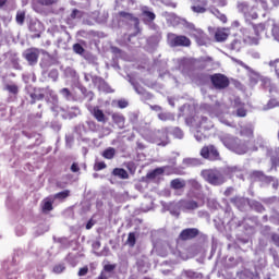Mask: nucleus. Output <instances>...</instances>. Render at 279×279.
I'll use <instances>...</instances> for the list:
<instances>
[{"label": "nucleus", "mask_w": 279, "mask_h": 279, "mask_svg": "<svg viewBox=\"0 0 279 279\" xmlns=\"http://www.w3.org/2000/svg\"><path fill=\"white\" fill-rule=\"evenodd\" d=\"M239 137L227 135L222 137V143L227 149L234 151L239 156L247 154V151H258L259 148L265 147V140L257 137L254 140V126L245 125L240 128Z\"/></svg>", "instance_id": "1"}, {"label": "nucleus", "mask_w": 279, "mask_h": 279, "mask_svg": "<svg viewBox=\"0 0 279 279\" xmlns=\"http://www.w3.org/2000/svg\"><path fill=\"white\" fill-rule=\"evenodd\" d=\"M259 82L260 88L269 93L270 99L266 105L267 110L279 108V86L272 84L268 77L260 78Z\"/></svg>", "instance_id": "2"}, {"label": "nucleus", "mask_w": 279, "mask_h": 279, "mask_svg": "<svg viewBox=\"0 0 279 279\" xmlns=\"http://www.w3.org/2000/svg\"><path fill=\"white\" fill-rule=\"evenodd\" d=\"M202 178L205 182H208V184H211L213 186H221L223 182H226V179H223V174L219 172L218 170H203L201 172Z\"/></svg>", "instance_id": "3"}, {"label": "nucleus", "mask_w": 279, "mask_h": 279, "mask_svg": "<svg viewBox=\"0 0 279 279\" xmlns=\"http://www.w3.org/2000/svg\"><path fill=\"white\" fill-rule=\"evenodd\" d=\"M245 45H258V38H252L239 35L233 38V40L230 44V49L232 51H241L245 47Z\"/></svg>", "instance_id": "4"}, {"label": "nucleus", "mask_w": 279, "mask_h": 279, "mask_svg": "<svg viewBox=\"0 0 279 279\" xmlns=\"http://www.w3.org/2000/svg\"><path fill=\"white\" fill-rule=\"evenodd\" d=\"M209 80L216 90H226L230 86V78L226 74L215 73L209 75Z\"/></svg>", "instance_id": "5"}, {"label": "nucleus", "mask_w": 279, "mask_h": 279, "mask_svg": "<svg viewBox=\"0 0 279 279\" xmlns=\"http://www.w3.org/2000/svg\"><path fill=\"white\" fill-rule=\"evenodd\" d=\"M167 38L170 47H191V39L184 35L169 33Z\"/></svg>", "instance_id": "6"}, {"label": "nucleus", "mask_w": 279, "mask_h": 279, "mask_svg": "<svg viewBox=\"0 0 279 279\" xmlns=\"http://www.w3.org/2000/svg\"><path fill=\"white\" fill-rule=\"evenodd\" d=\"M23 58H25L31 66H34L38 64V58H40V49L28 48L23 52Z\"/></svg>", "instance_id": "7"}, {"label": "nucleus", "mask_w": 279, "mask_h": 279, "mask_svg": "<svg viewBox=\"0 0 279 279\" xmlns=\"http://www.w3.org/2000/svg\"><path fill=\"white\" fill-rule=\"evenodd\" d=\"M118 14L121 19H124L129 23H133L135 28V34L133 36H138V34H141V20H138V17L125 11H120Z\"/></svg>", "instance_id": "8"}, {"label": "nucleus", "mask_w": 279, "mask_h": 279, "mask_svg": "<svg viewBox=\"0 0 279 279\" xmlns=\"http://www.w3.org/2000/svg\"><path fill=\"white\" fill-rule=\"evenodd\" d=\"M201 156L207 160H219V150L215 145L204 146L201 149Z\"/></svg>", "instance_id": "9"}, {"label": "nucleus", "mask_w": 279, "mask_h": 279, "mask_svg": "<svg viewBox=\"0 0 279 279\" xmlns=\"http://www.w3.org/2000/svg\"><path fill=\"white\" fill-rule=\"evenodd\" d=\"M239 8L243 12L246 21H256V19H258V13L254 11L256 10V7L250 8V4L242 2L239 4Z\"/></svg>", "instance_id": "10"}, {"label": "nucleus", "mask_w": 279, "mask_h": 279, "mask_svg": "<svg viewBox=\"0 0 279 279\" xmlns=\"http://www.w3.org/2000/svg\"><path fill=\"white\" fill-rule=\"evenodd\" d=\"M153 143L159 147L169 145V133L167 131H157L153 135Z\"/></svg>", "instance_id": "11"}, {"label": "nucleus", "mask_w": 279, "mask_h": 279, "mask_svg": "<svg viewBox=\"0 0 279 279\" xmlns=\"http://www.w3.org/2000/svg\"><path fill=\"white\" fill-rule=\"evenodd\" d=\"M196 236H199V229L197 228L184 229L179 234L181 241H192V239H196Z\"/></svg>", "instance_id": "12"}, {"label": "nucleus", "mask_w": 279, "mask_h": 279, "mask_svg": "<svg viewBox=\"0 0 279 279\" xmlns=\"http://www.w3.org/2000/svg\"><path fill=\"white\" fill-rule=\"evenodd\" d=\"M190 36L196 40L197 45H206V33L201 28H191Z\"/></svg>", "instance_id": "13"}, {"label": "nucleus", "mask_w": 279, "mask_h": 279, "mask_svg": "<svg viewBox=\"0 0 279 279\" xmlns=\"http://www.w3.org/2000/svg\"><path fill=\"white\" fill-rule=\"evenodd\" d=\"M141 12L142 21L143 23H145V25H147V23H154V21H156V13L149 11V7H142Z\"/></svg>", "instance_id": "14"}, {"label": "nucleus", "mask_w": 279, "mask_h": 279, "mask_svg": "<svg viewBox=\"0 0 279 279\" xmlns=\"http://www.w3.org/2000/svg\"><path fill=\"white\" fill-rule=\"evenodd\" d=\"M230 202L233 204V206H236L239 210H245V206L250 204V198L243 196H233L230 198Z\"/></svg>", "instance_id": "15"}, {"label": "nucleus", "mask_w": 279, "mask_h": 279, "mask_svg": "<svg viewBox=\"0 0 279 279\" xmlns=\"http://www.w3.org/2000/svg\"><path fill=\"white\" fill-rule=\"evenodd\" d=\"M179 206L180 208H183V210H195L199 208V205L195 201H186V199H181L179 201Z\"/></svg>", "instance_id": "16"}, {"label": "nucleus", "mask_w": 279, "mask_h": 279, "mask_svg": "<svg viewBox=\"0 0 279 279\" xmlns=\"http://www.w3.org/2000/svg\"><path fill=\"white\" fill-rule=\"evenodd\" d=\"M255 37H251V38H258V41L260 40V34H263V32H265V23H258V24H254L251 23Z\"/></svg>", "instance_id": "17"}, {"label": "nucleus", "mask_w": 279, "mask_h": 279, "mask_svg": "<svg viewBox=\"0 0 279 279\" xmlns=\"http://www.w3.org/2000/svg\"><path fill=\"white\" fill-rule=\"evenodd\" d=\"M112 175H114L116 178H120V180H128L130 178L128 170L123 168H114L112 170Z\"/></svg>", "instance_id": "18"}, {"label": "nucleus", "mask_w": 279, "mask_h": 279, "mask_svg": "<svg viewBox=\"0 0 279 279\" xmlns=\"http://www.w3.org/2000/svg\"><path fill=\"white\" fill-rule=\"evenodd\" d=\"M114 269H117V264H106L100 271V275L109 276L112 278L114 274Z\"/></svg>", "instance_id": "19"}, {"label": "nucleus", "mask_w": 279, "mask_h": 279, "mask_svg": "<svg viewBox=\"0 0 279 279\" xmlns=\"http://www.w3.org/2000/svg\"><path fill=\"white\" fill-rule=\"evenodd\" d=\"M264 184H272V189H275L277 191V189L279 187V181L278 179H276L275 177L271 175H265L264 180L262 181Z\"/></svg>", "instance_id": "20"}, {"label": "nucleus", "mask_w": 279, "mask_h": 279, "mask_svg": "<svg viewBox=\"0 0 279 279\" xmlns=\"http://www.w3.org/2000/svg\"><path fill=\"white\" fill-rule=\"evenodd\" d=\"M94 118L96 119V121H98V123H106V114L104 113V111L99 108H94Z\"/></svg>", "instance_id": "21"}, {"label": "nucleus", "mask_w": 279, "mask_h": 279, "mask_svg": "<svg viewBox=\"0 0 279 279\" xmlns=\"http://www.w3.org/2000/svg\"><path fill=\"white\" fill-rule=\"evenodd\" d=\"M162 173H165V168H156L155 170L148 172L146 177L148 180H156V178H158V175H162Z\"/></svg>", "instance_id": "22"}, {"label": "nucleus", "mask_w": 279, "mask_h": 279, "mask_svg": "<svg viewBox=\"0 0 279 279\" xmlns=\"http://www.w3.org/2000/svg\"><path fill=\"white\" fill-rule=\"evenodd\" d=\"M116 155L117 150L112 147L105 149L101 154L102 158H106V160H112V158H114Z\"/></svg>", "instance_id": "23"}, {"label": "nucleus", "mask_w": 279, "mask_h": 279, "mask_svg": "<svg viewBox=\"0 0 279 279\" xmlns=\"http://www.w3.org/2000/svg\"><path fill=\"white\" fill-rule=\"evenodd\" d=\"M170 184L175 191H180V189H184V186H186V183L180 179H173Z\"/></svg>", "instance_id": "24"}, {"label": "nucleus", "mask_w": 279, "mask_h": 279, "mask_svg": "<svg viewBox=\"0 0 279 279\" xmlns=\"http://www.w3.org/2000/svg\"><path fill=\"white\" fill-rule=\"evenodd\" d=\"M215 38H216L217 43H223V41L228 40V33H226L225 31H217L215 33Z\"/></svg>", "instance_id": "25"}, {"label": "nucleus", "mask_w": 279, "mask_h": 279, "mask_svg": "<svg viewBox=\"0 0 279 279\" xmlns=\"http://www.w3.org/2000/svg\"><path fill=\"white\" fill-rule=\"evenodd\" d=\"M4 90H8L11 95H19V85L16 84H7Z\"/></svg>", "instance_id": "26"}, {"label": "nucleus", "mask_w": 279, "mask_h": 279, "mask_svg": "<svg viewBox=\"0 0 279 279\" xmlns=\"http://www.w3.org/2000/svg\"><path fill=\"white\" fill-rule=\"evenodd\" d=\"M112 121H113V123H116V125H124L125 118L119 113H113Z\"/></svg>", "instance_id": "27"}, {"label": "nucleus", "mask_w": 279, "mask_h": 279, "mask_svg": "<svg viewBox=\"0 0 279 279\" xmlns=\"http://www.w3.org/2000/svg\"><path fill=\"white\" fill-rule=\"evenodd\" d=\"M15 21L17 25H24L25 23V11H17Z\"/></svg>", "instance_id": "28"}, {"label": "nucleus", "mask_w": 279, "mask_h": 279, "mask_svg": "<svg viewBox=\"0 0 279 279\" xmlns=\"http://www.w3.org/2000/svg\"><path fill=\"white\" fill-rule=\"evenodd\" d=\"M70 195H71V191L65 190L54 194V199H66V197H70Z\"/></svg>", "instance_id": "29"}, {"label": "nucleus", "mask_w": 279, "mask_h": 279, "mask_svg": "<svg viewBox=\"0 0 279 279\" xmlns=\"http://www.w3.org/2000/svg\"><path fill=\"white\" fill-rule=\"evenodd\" d=\"M265 172L260 170H255L252 172V178H254L255 180H259V182H263V180H265Z\"/></svg>", "instance_id": "30"}, {"label": "nucleus", "mask_w": 279, "mask_h": 279, "mask_svg": "<svg viewBox=\"0 0 279 279\" xmlns=\"http://www.w3.org/2000/svg\"><path fill=\"white\" fill-rule=\"evenodd\" d=\"M126 243L130 245V247H134L136 245V234L134 232H130Z\"/></svg>", "instance_id": "31"}, {"label": "nucleus", "mask_w": 279, "mask_h": 279, "mask_svg": "<svg viewBox=\"0 0 279 279\" xmlns=\"http://www.w3.org/2000/svg\"><path fill=\"white\" fill-rule=\"evenodd\" d=\"M82 16H84V13L77 9L72 10L70 14V19L72 21H75V19H82Z\"/></svg>", "instance_id": "32"}, {"label": "nucleus", "mask_w": 279, "mask_h": 279, "mask_svg": "<svg viewBox=\"0 0 279 279\" xmlns=\"http://www.w3.org/2000/svg\"><path fill=\"white\" fill-rule=\"evenodd\" d=\"M189 184L194 191H202V183L195 179L189 181Z\"/></svg>", "instance_id": "33"}, {"label": "nucleus", "mask_w": 279, "mask_h": 279, "mask_svg": "<svg viewBox=\"0 0 279 279\" xmlns=\"http://www.w3.org/2000/svg\"><path fill=\"white\" fill-rule=\"evenodd\" d=\"M41 208L43 213H51V210H53V203L51 201H46Z\"/></svg>", "instance_id": "34"}, {"label": "nucleus", "mask_w": 279, "mask_h": 279, "mask_svg": "<svg viewBox=\"0 0 279 279\" xmlns=\"http://www.w3.org/2000/svg\"><path fill=\"white\" fill-rule=\"evenodd\" d=\"M185 276H186V278H190V279H202V274L195 272L193 270H187L185 272Z\"/></svg>", "instance_id": "35"}, {"label": "nucleus", "mask_w": 279, "mask_h": 279, "mask_svg": "<svg viewBox=\"0 0 279 279\" xmlns=\"http://www.w3.org/2000/svg\"><path fill=\"white\" fill-rule=\"evenodd\" d=\"M31 104H36V101H40L41 99H45V94H31Z\"/></svg>", "instance_id": "36"}, {"label": "nucleus", "mask_w": 279, "mask_h": 279, "mask_svg": "<svg viewBox=\"0 0 279 279\" xmlns=\"http://www.w3.org/2000/svg\"><path fill=\"white\" fill-rule=\"evenodd\" d=\"M108 166L104 161L95 162L94 165V171H104Z\"/></svg>", "instance_id": "37"}, {"label": "nucleus", "mask_w": 279, "mask_h": 279, "mask_svg": "<svg viewBox=\"0 0 279 279\" xmlns=\"http://www.w3.org/2000/svg\"><path fill=\"white\" fill-rule=\"evenodd\" d=\"M73 51H74V53H77L78 56H83L85 50H84V47L82 45L74 44L73 45Z\"/></svg>", "instance_id": "38"}, {"label": "nucleus", "mask_w": 279, "mask_h": 279, "mask_svg": "<svg viewBox=\"0 0 279 279\" xmlns=\"http://www.w3.org/2000/svg\"><path fill=\"white\" fill-rule=\"evenodd\" d=\"M172 134L175 138L184 137V132H182V130L180 128H174Z\"/></svg>", "instance_id": "39"}, {"label": "nucleus", "mask_w": 279, "mask_h": 279, "mask_svg": "<svg viewBox=\"0 0 279 279\" xmlns=\"http://www.w3.org/2000/svg\"><path fill=\"white\" fill-rule=\"evenodd\" d=\"M184 162L187 167H196V165H199V160L193 158L185 159Z\"/></svg>", "instance_id": "40"}, {"label": "nucleus", "mask_w": 279, "mask_h": 279, "mask_svg": "<svg viewBox=\"0 0 279 279\" xmlns=\"http://www.w3.org/2000/svg\"><path fill=\"white\" fill-rule=\"evenodd\" d=\"M192 11H194L196 14H204L206 12V8L201 5H193Z\"/></svg>", "instance_id": "41"}, {"label": "nucleus", "mask_w": 279, "mask_h": 279, "mask_svg": "<svg viewBox=\"0 0 279 279\" xmlns=\"http://www.w3.org/2000/svg\"><path fill=\"white\" fill-rule=\"evenodd\" d=\"M158 119L160 121H169V119H171V113H169V112H160V113H158Z\"/></svg>", "instance_id": "42"}, {"label": "nucleus", "mask_w": 279, "mask_h": 279, "mask_svg": "<svg viewBox=\"0 0 279 279\" xmlns=\"http://www.w3.org/2000/svg\"><path fill=\"white\" fill-rule=\"evenodd\" d=\"M236 117H247V110L243 107L236 109Z\"/></svg>", "instance_id": "43"}, {"label": "nucleus", "mask_w": 279, "mask_h": 279, "mask_svg": "<svg viewBox=\"0 0 279 279\" xmlns=\"http://www.w3.org/2000/svg\"><path fill=\"white\" fill-rule=\"evenodd\" d=\"M58 0H39L40 5H56Z\"/></svg>", "instance_id": "44"}, {"label": "nucleus", "mask_w": 279, "mask_h": 279, "mask_svg": "<svg viewBox=\"0 0 279 279\" xmlns=\"http://www.w3.org/2000/svg\"><path fill=\"white\" fill-rule=\"evenodd\" d=\"M61 95L65 97V99H71V90L66 87L60 90Z\"/></svg>", "instance_id": "45"}, {"label": "nucleus", "mask_w": 279, "mask_h": 279, "mask_svg": "<svg viewBox=\"0 0 279 279\" xmlns=\"http://www.w3.org/2000/svg\"><path fill=\"white\" fill-rule=\"evenodd\" d=\"M65 267L62 264H58L53 267V271L54 274H62V271H64Z\"/></svg>", "instance_id": "46"}, {"label": "nucleus", "mask_w": 279, "mask_h": 279, "mask_svg": "<svg viewBox=\"0 0 279 279\" xmlns=\"http://www.w3.org/2000/svg\"><path fill=\"white\" fill-rule=\"evenodd\" d=\"M278 64H279V58L269 61L268 66H270L271 69H275V70H276V69H278Z\"/></svg>", "instance_id": "47"}, {"label": "nucleus", "mask_w": 279, "mask_h": 279, "mask_svg": "<svg viewBox=\"0 0 279 279\" xmlns=\"http://www.w3.org/2000/svg\"><path fill=\"white\" fill-rule=\"evenodd\" d=\"M71 171H72V173H78L80 165H77V162H73L71 166Z\"/></svg>", "instance_id": "48"}, {"label": "nucleus", "mask_w": 279, "mask_h": 279, "mask_svg": "<svg viewBox=\"0 0 279 279\" xmlns=\"http://www.w3.org/2000/svg\"><path fill=\"white\" fill-rule=\"evenodd\" d=\"M86 274H88V266H85L83 268H80L78 270V276L82 277V276H86Z\"/></svg>", "instance_id": "49"}, {"label": "nucleus", "mask_w": 279, "mask_h": 279, "mask_svg": "<svg viewBox=\"0 0 279 279\" xmlns=\"http://www.w3.org/2000/svg\"><path fill=\"white\" fill-rule=\"evenodd\" d=\"M234 191L233 187H227L223 195L225 197H230L232 195V192Z\"/></svg>", "instance_id": "50"}, {"label": "nucleus", "mask_w": 279, "mask_h": 279, "mask_svg": "<svg viewBox=\"0 0 279 279\" xmlns=\"http://www.w3.org/2000/svg\"><path fill=\"white\" fill-rule=\"evenodd\" d=\"M118 106H119V108H121V109L128 108V100H119V101H118Z\"/></svg>", "instance_id": "51"}, {"label": "nucleus", "mask_w": 279, "mask_h": 279, "mask_svg": "<svg viewBox=\"0 0 279 279\" xmlns=\"http://www.w3.org/2000/svg\"><path fill=\"white\" fill-rule=\"evenodd\" d=\"M150 110H154L155 112H162V107L158 105L150 106Z\"/></svg>", "instance_id": "52"}, {"label": "nucleus", "mask_w": 279, "mask_h": 279, "mask_svg": "<svg viewBox=\"0 0 279 279\" xmlns=\"http://www.w3.org/2000/svg\"><path fill=\"white\" fill-rule=\"evenodd\" d=\"M95 226V220L89 219L88 222L86 223V230H90Z\"/></svg>", "instance_id": "53"}, {"label": "nucleus", "mask_w": 279, "mask_h": 279, "mask_svg": "<svg viewBox=\"0 0 279 279\" xmlns=\"http://www.w3.org/2000/svg\"><path fill=\"white\" fill-rule=\"evenodd\" d=\"M271 162L272 165H279V157H272Z\"/></svg>", "instance_id": "54"}, {"label": "nucleus", "mask_w": 279, "mask_h": 279, "mask_svg": "<svg viewBox=\"0 0 279 279\" xmlns=\"http://www.w3.org/2000/svg\"><path fill=\"white\" fill-rule=\"evenodd\" d=\"M5 3H8V0H0V8H3V5H5Z\"/></svg>", "instance_id": "55"}, {"label": "nucleus", "mask_w": 279, "mask_h": 279, "mask_svg": "<svg viewBox=\"0 0 279 279\" xmlns=\"http://www.w3.org/2000/svg\"><path fill=\"white\" fill-rule=\"evenodd\" d=\"M136 93L141 94V90H138V87H135Z\"/></svg>", "instance_id": "56"}, {"label": "nucleus", "mask_w": 279, "mask_h": 279, "mask_svg": "<svg viewBox=\"0 0 279 279\" xmlns=\"http://www.w3.org/2000/svg\"><path fill=\"white\" fill-rule=\"evenodd\" d=\"M203 5H206V2H204Z\"/></svg>", "instance_id": "57"}, {"label": "nucleus", "mask_w": 279, "mask_h": 279, "mask_svg": "<svg viewBox=\"0 0 279 279\" xmlns=\"http://www.w3.org/2000/svg\"><path fill=\"white\" fill-rule=\"evenodd\" d=\"M228 125H231L230 123H227Z\"/></svg>", "instance_id": "58"}]
</instances>
